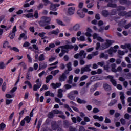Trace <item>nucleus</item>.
Here are the masks:
<instances>
[{"mask_svg":"<svg viewBox=\"0 0 131 131\" xmlns=\"http://www.w3.org/2000/svg\"><path fill=\"white\" fill-rule=\"evenodd\" d=\"M93 118L94 119H98L99 121H103L104 120V118L102 116L99 117V116L94 115L93 116Z\"/></svg>","mask_w":131,"mask_h":131,"instance_id":"5701e85b","label":"nucleus"},{"mask_svg":"<svg viewBox=\"0 0 131 131\" xmlns=\"http://www.w3.org/2000/svg\"><path fill=\"white\" fill-rule=\"evenodd\" d=\"M42 84V83L35 84L33 86V91L36 92L38 89H40Z\"/></svg>","mask_w":131,"mask_h":131,"instance_id":"4468645a","label":"nucleus"},{"mask_svg":"<svg viewBox=\"0 0 131 131\" xmlns=\"http://www.w3.org/2000/svg\"><path fill=\"white\" fill-rule=\"evenodd\" d=\"M72 80H73V76L71 75L69 77V80L68 81V83H69V84H71V83H72Z\"/></svg>","mask_w":131,"mask_h":131,"instance_id":"49530a36","label":"nucleus"},{"mask_svg":"<svg viewBox=\"0 0 131 131\" xmlns=\"http://www.w3.org/2000/svg\"><path fill=\"white\" fill-rule=\"evenodd\" d=\"M10 38H11V39H13V38H14V37H15V33H11L9 35Z\"/></svg>","mask_w":131,"mask_h":131,"instance_id":"774afa93","label":"nucleus"},{"mask_svg":"<svg viewBox=\"0 0 131 131\" xmlns=\"http://www.w3.org/2000/svg\"><path fill=\"white\" fill-rule=\"evenodd\" d=\"M39 61H45V54H41L40 55L38 58Z\"/></svg>","mask_w":131,"mask_h":131,"instance_id":"ea45409f","label":"nucleus"},{"mask_svg":"<svg viewBox=\"0 0 131 131\" xmlns=\"http://www.w3.org/2000/svg\"><path fill=\"white\" fill-rule=\"evenodd\" d=\"M6 128V124L1 123L0 124V130H4Z\"/></svg>","mask_w":131,"mask_h":131,"instance_id":"79ce46f5","label":"nucleus"},{"mask_svg":"<svg viewBox=\"0 0 131 131\" xmlns=\"http://www.w3.org/2000/svg\"><path fill=\"white\" fill-rule=\"evenodd\" d=\"M77 102L79 104H86V101L85 100L81 99L80 98L77 99Z\"/></svg>","mask_w":131,"mask_h":131,"instance_id":"72a5a7b5","label":"nucleus"},{"mask_svg":"<svg viewBox=\"0 0 131 131\" xmlns=\"http://www.w3.org/2000/svg\"><path fill=\"white\" fill-rule=\"evenodd\" d=\"M127 23V21H126V20H123L119 24V25L120 26L124 27L125 29H128V28L131 27V23L126 25Z\"/></svg>","mask_w":131,"mask_h":131,"instance_id":"20e7f679","label":"nucleus"},{"mask_svg":"<svg viewBox=\"0 0 131 131\" xmlns=\"http://www.w3.org/2000/svg\"><path fill=\"white\" fill-rule=\"evenodd\" d=\"M48 89H49V88H48V86H47V85L46 84H44L43 85L42 88L40 89V91L41 92L43 91V90H48Z\"/></svg>","mask_w":131,"mask_h":131,"instance_id":"0e129e2a","label":"nucleus"},{"mask_svg":"<svg viewBox=\"0 0 131 131\" xmlns=\"http://www.w3.org/2000/svg\"><path fill=\"white\" fill-rule=\"evenodd\" d=\"M43 3H44V6H48L51 4V2L49 0H42Z\"/></svg>","mask_w":131,"mask_h":131,"instance_id":"603ef678","label":"nucleus"},{"mask_svg":"<svg viewBox=\"0 0 131 131\" xmlns=\"http://www.w3.org/2000/svg\"><path fill=\"white\" fill-rule=\"evenodd\" d=\"M18 66H22L24 68V69H26V64H25V62H21L19 63H18Z\"/></svg>","mask_w":131,"mask_h":131,"instance_id":"3c124183","label":"nucleus"},{"mask_svg":"<svg viewBox=\"0 0 131 131\" xmlns=\"http://www.w3.org/2000/svg\"><path fill=\"white\" fill-rule=\"evenodd\" d=\"M25 84H27V85H28L29 89H32V84H31V83H30V81H25Z\"/></svg>","mask_w":131,"mask_h":131,"instance_id":"09e8293b","label":"nucleus"},{"mask_svg":"<svg viewBox=\"0 0 131 131\" xmlns=\"http://www.w3.org/2000/svg\"><path fill=\"white\" fill-rule=\"evenodd\" d=\"M108 78L110 79L111 82H112L113 85L114 86H116L117 85V82L116 81V80L114 79V78L112 76H108Z\"/></svg>","mask_w":131,"mask_h":131,"instance_id":"f8f14e48","label":"nucleus"},{"mask_svg":"<svg viewBox=\"0 0 131 131\" xmlns=\"http://www.w3.org/2000/svg\"><path fill=\"white\" fill-rule=\"evenodd\" d=\"M116 103H117V100L116 99L113 100L111 101V102L110 103V104H108V106H113V105H114V104H116Z\"/></svg>","mask_w":131,"mask_h":131,"instance_id":"de8ad7c7","label":"nucleus"},{"mask_svg":"<svg viewBox=\"0 0 131 131\" xmlns=\"http://www.w3.org/2000/svg\"><path fill=\"white\" fill-rule=\"evenodd\" d=\"M85 79H88V76L83 75L80 78V81H83V80H85Z\"/></svg>","mask_w":131,"mask_h":131,"instance_id":"13d9d810","label":"nucleus"},{"mask_svg":"<svg viewBox=\"0 0 131 131\" xmlns=\"http://www.w3.org/2000/svg\"><path fill=\"white\" fill-rule=\"evenodd\" d=\"M86 57V53L83 50L80 51L79 53H77L74 56L75 59H79V60H83Z\"/></svg>","mask_w":131,"mask_h":131,"instance_id":"f257e3e1","label":"nucleus"},{"mask_svg":"<svg viewBox=\"0 0 131 131\" xmlns=\"http://www.w3.org/2000/svg\"><path fill=\"white\" fill-rule=\"evenodd\" d=\"M103 88L106 92H110L111 91V86L108 84H103Z\"/></svg>","mask_w":131,"mask_h":131,"instance_id":"a211bd4d","label":"nucleus"},{"mask_svg":"<svg viewBox=\"0 0 131 131\" xmlns=\"http://www.w3.org/2000/svg\"><path fill=\"white\" fill-rule=\"evenodd\" d=\"M9 50H11V51H14V52H19V49L17 48V47H9Z\"/></svg>","mask_w":131,"mask_h":131,"instance_id":"c03bdc74","label":"nucleus"},{"mask_svg":"<svg viewBox=\"0 0 131 131\" xmlns=\"http://www.w3.org/2000/svg\"><path fill=\"white\" fill-rule=\"evenodd\" d=\"M72 65V64L71 63V62H69L67 64V67L68 68V70L69 71H71V70H72V67H71Z\"/></svg>","mask_w":131,"mask_h":131,"instance_id":"a19ab883","label":"nucleus"},{"mask_svg":"<svg viewBox=\"0 0 131 131\" xmlns=\"http://www.w3.org/2000/svg\"><path fill=\"white\" fill-rule=\"evenodd\" d=\"M100 58H104L105 60L108 59V54H105L104 53H101L99 55Z\"/></svg>","mask_w":131,"mask_h":131,"instance_id":"c85d7f7f","label":"nucleus"},{"mask_svg":"<svg viewBox=\"0 0 131 131\" xmlns=\"http://www.w3.org/2000/svg\"><path fill=\"white\" fill-rule=\"evenodd\" d=\"M75 11V7H70L68 9V13L69 15H73V14H74Z\"/></svg>","mask_w":131,"mask_h":131,"instance_id":"2eb2a0df","label":"nucleus"},{"mask_svg":"<svg viewBox=\"0 0 131 131\" xmlns=\"http://www.w3.org/2000/svg\"><path fill=\"white\" fill-rule=\"evenodd\" d=\"M51 22V18L47 16H42L41 17V21L39 22L40 25L45 26L46 24H49Z\"/></svg>","mask_w":131,"mask_h":131,"instance_id":"f03ea898","label":"nucleus"},{"mask_svg":"<svg viewBox=\"0 0 131 131\" xmlns=\"http://www.w3.org/2000/svg\"><path fill=\"white\" fill-rule=\"evenodd\" d=\"M33 17L35 18V19H38V11L36 10L35 11L34 14L33 15Z\"/></svg>","mask_w":131,"mask_h":131,"instance_id":"5fc2aeb1","label":"nucleus"},{"mask_svg":"<svg viewBox=\"0 0 131 131\" xmlns=\"http://www.w3.org/2000/svg\"><path fill=\"white\" fill-rule=\"evenodd\" d=\"M43 8V4L42 3H40L39 6H37L38 10H41V9Z\"/></svg>","mask_w":131,"mask_h":131,"instance_id":"69168bd1","label":"nucleus"},{"mask_svg":"<svg viewBox=\"0 0 131 131\" xmlns=\"http://www.w3.org/2000/svg\"><path fill=\"white\" fill-rule=\"evenodd\" d=\"M105 2H106V3H109L107 5V7H110L111 8H116V5L112 4L111 3H116L117 0H105Z\"/></svg>","mask_w":131,"mask_h":131,"instance_id":"423d86ee","label":"nucleus"},{"mask_svg":"<svg viewBox=\"0 0 131 131\" xmlns=\"http://www.w3.org/2000/svg\"><path fill=\"white\" fill-rule=\"evenodd\" d=\"M69 125H70V124L69 123V122L67 120L63 121V126L66 128H67L69 127Z\"/></svg>","mask_w":131,"mask_h":131,"instance_id":"7c9ffc66","label":"nucleus"},{"mask_svg":"<svg viewBox=\"0 0 131 131\" xmlns=\"http://www.w3.org/2000/svg\"><path fill=\"white\" fill-rule=\"evenodd\" d=\"M77 39L80 41H84V40H85V38L84 36H81L79 38H77Z\"/></svg>","mask_w":131,"mask_h":131,"instance_id":"6e6d98bb","label":"nucleus"},{"mask_svg":"<svg viewBox=\"0 0 131 131\" xmlns=\"http://www.w3.org/2000/svg\"><path fill=\"white\" fill-rule=\"evenodd\" d=\"M98 86H100V83H96L94 85V88H91V90H90L91 92H92L93 93L94 91H96L97 88H98Z\"/></svg>","mask_w":131,"mask_h":131,"instance_id":"cd10ccee","label":"nucleus"},{"mask_svg":"<svg viewBox=\"0 0 131 131\" xmlns=\"http://www.w3.org/2000/svg\"><path fill=\"white\" fill-rule=\"evenodd\" d=\"M21 38H24V39H26L27 38V36L25 33H22L20 35V37L18 38L19 40H21Z\"/></svg>","mask_w":131,"mask_h":131,"instance_id":"c9c22d12","label":"nucleus"},{"mask_svg":"<svg viewBox=\"0 0 131 131\" xmlns=\"http://www.w3.org/2000/svg\"><path fill=\"white\" fill-rule=\"evenodd\" d=\"M91 67V64L87 65L85 66L84 67L81 68V74H83L84 72H88L91 71V69L90 68Z\"/></svg>","mask_w":131,"mask_h":131,"instance_id":"39448f33","label":"nucleus"},{"mask_svg":"<svg viewBox=\"0 0 131 131\" xmlns=\"http://www.w3.org/2000/svg\"><path fill=\"white\" fill-rule=\"evenodd\" d=\"M80 29V24H75L73 27V30H74V31H78V30Z\"/></svg>","mask_w":131,"mask_h":131,"instance_id":"aec40b11","label":"nucleus"},{"mask_svg":"<svg viewBox=\"0 0 131 131\" xmlns=\"http://www.w3.org/2000/svg\"><path fill=\"white\" fill-rule=\"evenodd\" d=\"M23 46L24 48H26V47H29L30 46V43L26 41L24 43V44Z\"/></svg>","mask_w":131,"mask_h":131,"instance_id":"338daca9","label":"nucleus"},{"mask_svg":"<svg viewBox=\"0 0 131 131\" xmlns=\"http://www.w3.org/2000/svg\"><path fill=\"white\" fill-rule=\"evenodd\" d=\"M59 29L54 30L52 31L49 32L48 33L49 35H52V34H54V35H58L59 34Z\"/></svg>","mask_w":131,"mask_h":131,"instance_id":"dca6fc26","label":"nucleus"},{"mask_svg":"<svg viewBox=\"0 0 131 131\" xmlns=\"http://www.w3.org/2000/svg\"><path fill=\"white\" fill-rule=\"evenodd\" d=\"M124 10H125V7H123V6H119L118 8V11L119 12V13H122V11H124Z\"/></svg>","mask_w":131,"mask_h":131,"instance_id":"2f4dec72","label":"nucleus"},{"mask_svg":"<svg viewBox=\"0 0 131 131\" xmlns=\"http://www.w3.org/2000/svg\"><path fill=\"white\" fill-rule=\"evenodd\" d=\"M119 2L121 5H124L127 3V0H119Z\"/></svg>","mask_w":131,"mask_h":131,"instance_id":"680f3d73","label":"nucleus"},{"mask_svg":"<svg viewBox=\"0 0 131 131\" xmlns=\"http://www.w3.org/2000/svg\"><path fill=\"white\" fill-rule=\"evenodd\" d=\"M6 68V64L4 62H0V69H5Z\"/></svg>","mask_w":131,"mask_h":131,"instance_id":"8fccbe9b","label":"nucleus"},{"mask_svg":"<svg viewBox=\"0 0 131 131\" xmlns=\"http://www.w3.org/2000/svg\"><path fill=\"white\" fill-rule=\"evenodd\" d=\"M52 88V89H54L55 90H56V89H57L58 88H60L61 86V85H62V83H52L50 84Z\"/></svg>","mask_w":131,"mask_h":131,"instance_id":"9b49d317","label":"nucleus"},{"mask_svg":"<svg viewBox=\"0 0 131 131\" xmlns=\"http://www.w3.org/2000/svg\"><path fill=\"white\" fill-rule=\"evenodd\" d=\"M56 7H60V4H51V5L50 6V10L51 11H57Z\"/></svg>","mask_w":131,"mask_h":131,"instance_id":"ddd939ff","label":"nucleus"},{"mask_svg":"<svg viewBox=\"0 0 131 131\" xmlns=\"http://www.w3.org/2000/svg\"><path fill=\"white\" fill-rule=\"evenodd\" d=\"M66 78H67L66 75H65V73H63L62 75L59 78V80L62 82L63 81H65V80H66Z\"/></svg>","mask_w":131,"mask_h":131,"instance_id":"f3484780","label":"nucleus"},{"mask_svg":"<svg viewBox=\"0 0 131 131\" xmlns=\"http://www.w3.org/2000/svg\"><path fill=\"white\" fill-rule=\"evenodd\" d=\"M5 97L7 99H12V98H14L15 97V95L14 94L11 95L10 94H6Z\"/></svg>","mask_w":131,"mask_h":131,"instance_id":"37998d69","label":"nucleus"},{"mask_svg":"<svg viewBox=\"0 0 131 131\" xmlns=\"http://www.w3.org/2000/svg\"><path fill=\"white\" fill-rule=\"evenodd\" d=\"M66 52L67 51L64 49H62V50H61V52L59 55V57H63V56H64V54H65V53H66Z\"/></svg>","mask_w":131,"mask_h":131,"instance_id":"864d4df0","label":"nucleus"},{"mask_svg":"<svg viewBox=\"0 0 131 131\" xmlns=\"http://www.w3.org/2000/svg\"><path fill=\"white\" fill-rule=\"evenodd\" d=\"M3 46L4 49H6V48L10 49L9 47H11V46L9 45V42H8V41H4Z\"/></svg>","mask_w":131,"mask_h":131,"instance_id":"c756f323","label":"nucleus"},{"mask_svg":"<svg viewBox=\"0 0 131 131\" xmlns=\"http://www.w3.org/2000/svg\"><path fill=\"white\" fill-rule=\"evenodd\" d=\"M108 53L109 55H112L113 53H116L117 52V50L115 49H114L113 48H111L108 50Z\"/></svg>","mask_w":131,"mask_h":131,"instance_id":"b1692460","label":"nucleus"},{"mask_svg":"<svg viewBox=\"0 0 131 131\" xmlns=\"http://www.w3.org/2000/svg\"><path fill=\"white\" fill-rule=\"evenodd\" d=\"M64 89H65L66 90H69L70 89H71V88H72V86L68 84H66L64 86Z\"/></svg>","mask_w":131,"mask_h":131,"instance_id":"052dcab7","label":"nucleus"},{"mask_svg":"<svg viewBox=\"0 0 131 131\" xmlns=\"http://www.w3.org/2000/svg\"><path fill=\"white\" fill-rule=\"evenodd\" d=\"M77 95H78V91H77V90H75L71 92L68 95V97L69 99H70V100H72L73 101H74Z\"/></svg>","mask_w":131,"mask_h":131,"instance_id":"7ed1b4c3","label":"nucleus"},{"mask_svg":"<svg viewBox=\"0 0 131 131\" xmlns=\"http://www.w3.org/2000/svg\"><path fill=\"white\" fill-rule=\"evenodd\" d=\"M59 72H60V70H55L54 71H51V74H52V75H53L54 76H56V75H57V74H58V73H59Z\"/></svg>","mask_w":131,"mask_h":131,"instance_id":"f704fd0d","label":"nucleus"},{"mask_svg":"<svg viewBox=\"0 0 131 131\" xmlns=\"http://www.w3.org/2000/svg\"><path fill=\"white\" fill-rule=\"evenodd\" d=\"M119 16H125L126 18H128L129 17H131V11H129L127 13L125 11H123L122 13H119Z\"/></svg>","mask_w":131,"mask_h":131,"instance_id":"6e6552de","label":"nucleus"},{"mask_svg":"<svg viewBox=\"0 0 131 131\" xmlns=\"http://www.w3.org/2000/svg\"><path fill=\"white\" fill-rule=\"evenodd\" d=\"M56 21L57 24H58L59 25H61V26H66V24H64V23H63V21L61 20L56 19Z\"/></svg>","mask_w":131,"mask_h":131,"instance_id":"58836bf2","label":"nucleus"},{"mask_svg":"<svg viewBox=\"0 0 131 131\" xmlns=\"http://www.w3.org/2000/svg\"><path fill=\"white\" fill-rule=\"evenodd\" d=\"M111 70L112 72H115L116 73L117 72V70L116 69V64L115 63H113L111 64Z\"/></svg>","mask_w":131,"mask_h":131,"instance_id":"393cba45","label":"nucleus"},{"mask_svg":"<svg viewBox=\"0 0 131 131\" xmlns=\"http://www.w3.org/2000/svg\"><path fill=\"white\" fill-rule=\"evenodd\" d=\"M25 121H26L27 123H29L31 120V117L27 116L24 119Z\"/></svg>","mask_w":131,"mask_h":131,"instance_id":"e433bc0d","label":"nucleus"},{"mask_svg":"<svg viewBox=\"0 0 131 131\" xmlns=\"http://www.w3.org/2000/svg\"><path fill=\"white\" fill-rule=\"evenodd\" d=\"M52 112L54 114H63V112L58 110H54Z\"/></svg>","mask_w":131,"mask_h":131,"instance_id":"473e14b6","label":"nucleus"},{"mask_svg":"<svg viewBox=\"0 0 131 131\" xmlns=\"http://www.w3.org/2000/svg\"><path fill=\"white\" fill-rule=\"evenodd\" d=\"M13 103V99H6V105H10Z\"/></svg>","mask_w":131,"mask_h":131,"instance_id":"4d7b16f0","label":"nucleus"},{"mask_svg":"<svg viewBox=\"0 0 131 131\" xmlns=\"http://www.w3.org/2000/svg\"><path fill=\"white\" fill-rule=\"evenodd\" d=\"M112 43V41L108 40L107 41V43H105V44H103L101 46V50H105V49H107L109 48L110 45H111Z\"/></svg>","mask_w":131,"mask_h":131,"instance_id":"1a4fd4ad","label":"nucleus"},{"mask_svg":"<svg viewBox=\"0 0 131 131\" xmlns=\"http://www.w3.org/2000/svg\"><path fill=\"white\" fill-rule=\"evenodd\" d=\"M121 48L122 49H128L131 52V45L130 44H125L124 45H121Z\"/></svg>","mask_w":131,"mask_h":131,"instance_id":"6ab92c4d","label":"nucleus"},{"mask_svg":"<svg viewBox=\"0 0 131 131\" xmlns=\"http://www.w3.org/2000/svg\"><path fill=\"white\" fill-rule=\"evenodd\" d=\"M27 57L28 58V62H29V63H32V58H31V57L30 56V55L27 54Z\"/></svg>","mask_w":131,"mask_h":131,"instance_id":"bf43d9fd","label":"nucleus"},{"mask_svg":"<svg viewBox=\"0 0 131 131\" xmlns=\"http://www.w3.org/2000/svg\"><path fill=\"white\" fill-rule=\"evenodd\" d=\"M63 90L62 89H58V98H63Z\"/></svg>","mask_w":131,"mask_h":131,"instance_id":"412c9836","label":"nucleus"},{"mask_svg":"<svg viewBox=\"0 0 131 131\" xmlns=\"http://www.w3.org/2000/svg\"><path fill=\"white\" fill-rule=\"evenodd\" d=\"M60 48L64 49V50H72L73 49H74V46L67 45L66 46H60Z\"/></svg>","mask_w":131,"mask_h":131,"instance_id":"9d476101","label":"nucleus"},{"mask_svg":"<svg viewBox=\"0 0 131 131\" xmlns=\"http://www.w3.org/2000/svg\"><path fill=\"white\" fill-rule=\"evenodd\" d=\"M120 99L121 101L122 105H125V101H124L125 96H124V93L123 92H120Z\"/></svg>","mask_w":131,"mask_h":131,"instance_id":"0eeeda50","label":"nucleus"},{"mask_svg":"<svg viewBox=\"0 0 131 131\" xmlns=\"http://www.w3.org/2000/svg\"><path fill=\"white\" fill-rule=\"evenodd\" d=\"M48 117L49 118H53V117H54V113H53V111L49 113Z\"/></svg>","mask_w":131,"mask_h":131,"instance_id":"e2e57ef3","label":"nucleus"},{"mask_svg":"<svg viewBox=\"0 0 131 131\" xmlns=\"http://www.w3.org/2000/svg\"><path fill=\"white\" fill-rule=\"evenodd\" d=\"M45 96L46 97H54V93L50 92V91H47L46 93H45Z\"/></svg>","mask_w":131,"mask_h":131,"instance_id":"bb28decb","label":"nucleus"},{"mask_svg":"<svg viewBox=\"0 0 131 131\" xmlns=\"http://www.w3.org/2000/svg\"><path fill=\"white\" fill-rule=\"evenodd\" d=\"M24 17H25V18H33V13H30L29 14H24Z\"/></svg>","mask_w":131,"mask_h":131,"instance_id":"4c0bfd02","label":"nucleus"},{"mask_svg":"<svg viewBox=\"0 0 131 131\" xmlns=\"http://www.w3.org/2000/svg\"><path fill=\"white\" fill-rule=\"evenodd\" d=\"M47 66H48L47 63L42 62L40 63L39 66V69H45V68H47Z\"/></svg>","mask_w":131,"mask_h":131,"instance_id":"4be33fe9","label":"nucleus"},{"mask_svg":"<svg viewBox=\"0 0 131 131\" xmlns=\"http://www.w3.org/2000/svg\"><path fill=\"white\" fill-rule=\"evenodd\" d=\"M46 83H49V82H50V81L53 79V75H48L47 77H46Z\"/></svg>","mask_w":131,"mask_h":131,"instance_id":"a878e982","label":"nucleus"},{"mask_svg":"<svg viewBox=\"0 0 131 131\" xmlns=\"http://www.w3.org/2000/svg\"><path fill=\"white\" fill-rule=\"evenodd\" d=\"M102 15L104 16V17H107L108 15H109V13L107 10H104L102 12Z\"/></svg>","mask_w":131,"mask_h":131,"instance_id":"a18cd8bd","label":"nucleus"}]
</instances>
